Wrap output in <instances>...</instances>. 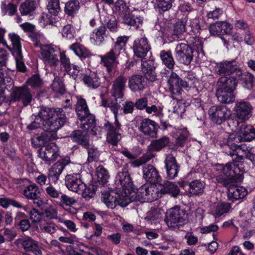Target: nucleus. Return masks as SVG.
I'll list each match as a JSON object with an SVG mask.
<instances>
[{
  "instance_id": "44",
  "label": "nucleus",
  "mask_w": 255,
  "mask_h": 255,
  "mask_svg": "<svg viewBox=\"0 0 255 255\" xmlns=\"http://www.w3.org/2000/svg\"><path fill=\"white\" fill-rule=\"evenodd\" d=\"M205 184L200 180H194L189 183V192L192 195H200L204 192Z\"/></svg>"
},
{
  "instance_id": "18",
  "label": "nucleus",
  "mask_w": 255,
  "mask_h": 255,
  "mask_svg": "<svg viewBox=\"0 0 255 255\" xmlns=\"http://www.w3.org/2000/svg\"><path fill=\"white\" fill-rule=\"evenodd\" d=\"M236 63L235 60L225 61L217 63L215 67L216 72L217 74L222 76V77L235 76L237 70L239 69Z\"/></svg>"
},
{
  "instance_id": "19",
  "label": "nucleus",
  "mask_w": 255,
  "mask_h": 255,
  "mask_svg": "<svg viewBox=\"0 0 255 255\" xmlns=\"http://www.w3.org/2000/svg\"><path fill=\"white\" fill-rule=\"evenodd\" d=\"M17 242L21 245L25 252H30L33 255H42V247L40 245L31 237L20 238Z\"/></svg>"
},
{
  "instance_id": "32",
  "label": "nucleus",
  "mask_w": 255,
  "mask_h": 255,
  "mask_svg": "<svg viewBox=\"0 0 255 255\" xmlns=\"http://www.w3.org/2000/svg\"><path fill=\"white\" fill-rule=\"evenodd\" d=\"M65 185L70 191L79 193L81 185L84 183L79 173L68 174L65 178Z\"/></svg>"
},
{
  "instance_id": "56",
  "label": "nucleus",
  "mask_w": 255,
  "mask_h": 255,
  "mask_svg": "<svg viewBox=\"0 0 255 255\" xmlns=\"http://www.w3.org/2000/svg\"><path fill=\"white\" fill-rule=\"evenodd\" d=\"M158 193H159L158 190L157 191L154 190L153 187H149L147 185V189L144 194L143 202H152L156 200L158 196L156 194Z\"/></svg>"
},
{
  "instance_id": "60",
  "label": "nucleus",
  "mask_w": 255,
  "mask_h": 255,
  "mask_svg": "<svg viewBox=\"0 0 255 255\" xmlns=\"http://www.w3.org/2000/svg\"><path fill=\"white\" fill-rule=\"evenodd\" d=\"M12 55L15 58L17 70L21 72H26V67L23 60L22 53H19V54H14Z\"/></svg>"
},
{
  "instance_id": "4",
  "label": "nucleus",
  "mask_w": 255,
  "mask_h": 255,
  "mask_svg": "<svg viewBox=\"0 0 255 255\" xmlns=\"http://www.w3.org/2000/svg\"><path fill=\"white\" fill-rule=\"evenodd\" d=\"M28 36L33 42L34 46L40 48L41 55L43 60L50 66H56L59 62V52L49 45H43L41 43V41L44 38L43 34L35 31L31 33H28Z\"/></svg>"
},
{
  "instance_id": "11",
  "label": "nucleus",
  "mask_w": 255,
  "mask_h": 255,
  "mask_svg": "<svg viewBox=\"0 0 255 255\" xmlns=\"http://www.w3.org/2000/svg\"><path fill=\"white\" fill-rule=\"evenodd\" d=\"M38 156L45 161H54L60 156L59 148L57 144L50 141L38 150Z\"/></svg>"
},
{
  "instance_id": "1",
  "label": "nucleus",
  "mask_w": 255,
  "mask_h": 255,
  "mask_svg": "<svg viewBox=\"0 0 255 255\" xmlns=\"http://www.w3.org/2000/svg\"><path fill=\"white\" fill-rule=\"evenodd\" d=\"M219 141L225 152L231 156L236 155L232 163H228L223 167L222 173L218 175L216 180L219 184L227 187L233 182H242L244 174L249 168L245 159L251 161L255 166V153L253 147L242 142L251 141L255 139V128L253 126L243 125L239 135L231 133Z\"/></svg>"
},
{
  "instance_id": "2",
  "label": "nucleus",
  "mask_w": 255,
  "mask_h": 255,
  "mask_svg": "<svg viewBox=\"0 0 255 255\" xmlns=\"http://www.w3.org/2000/svg\"><path fill=\"white\" fill-rule=\"evenodd\" d=\"M34 121L44 131H58L67 121L65 112L62 108L42 107Z\"/></svg>"
},
{
  "instance_id": "63",
  "label": "nucleus",
  "mask_w": 255,
  "mask_h": 255,
  "mask_svg": "<svg viewBox=\"0 0 255 255\" xmlns=\"http://www.w3.org/2000/svg\"><path fill=\"white\" fill-rule=\"evenodd\" d=\"M66 72L67 73L71 76L74 80L79 79L81 76L82 70L80 69V67L77 65H72L70 68H68Z\"/></svg>"
},
{
  "instance_id": "45",
  "label": "nucleus",
  "mask_w": 255,
  "mask_h": 255,
  "mask_svg": "<svg viewBox=\"0 0 255 255\" xmlns=\"http://www.w3.org/2000/svg\"><path fill=\"white\" fill-rule=\"evenodd\" d=\"M106 29H108L112 33H117L119 30V25L115 16L110 14L106 16L104 20Z\"/></svg>"
},
{
  "instance_id": "27",
  "label": "nucleus",
  "mask_w": 255,
  "mask_h": 255,
  "mask_svg": "<svg viewBox=\"0 0 255 255\" xmlns=\"http://www.w3.org/2000/svg\"><path fill=\"white\" fill-rule=\"evenodd\" d=\"M164 162L166 178L169 179H174L177 176L180 169V166L176 158L172 155H170L166 157Z\"/></svg>"
},
{
  "instance_id": "36",
  "label": "nucleus",
  "mask_w": 255,
  "mask_h": 255,
  "mask_svg": "<svg viewBox=\"0 0 255 255\" xmlns=\"http://www.w3.org/2000/svg\"><path fill=\"white\" fill-rule=\"evenodd\" d=\"M15 227L22 232L27 231L31 227L28 216L24 213L18 211L14 218Z\"/></svg>"
},
{
  "instance_id": "24",
  "label": "nucleus",
  "mask_w": 255,
  "mask_h": 255,
  "mask_svg": "<svg viewBox=\"0 0 255 255\" xmlns=\"http://www.w3.org/2000/svg\"><path fill=\"white\" fill-rule=\"evenodd\" d=\"M84 129H74L69 135L72 142L80 145L83 148H88L90 143V136Z\"/></svg>"
},
{
  "instance_id": "23",
  "label": "nucleus",
  "mask_w": 255,
  "mask_h": 255,
  "mask_svg": "<svg viewBox=\"0 0 255 255\" xmlns=\"http://www.w3.org/2000/svg\"><path fill=\"white\" fill-rule=\"evenodd\" d=\"M236 81V86L238 83H241L242 86L248 89L252 90L254 87V83L255 82L254 76L248 72L243 73L242 71L239 68L237 70V73L235 76H231Z\"/></svg>"
},
{
  "instance_id": "12",
  "label": "nucleus",
  "mask_w": 255,
  "mask_h": 255,
  "mask_svg": "<svg viewBox=\"0 0 255 255\" xmlns=\"http://www.w3.org/2000/svg\"><path fill=\"white\" fill-rule=\"evenodd\" d=\"M131 48L133 56L140 59H143L151 49V47L147 38L143 37L136 38L133 42Z\"/></svg>"
},
{
  "instance_id": "46",
  "label": "nucleus",
  "mask_w": 255,
  "mask_h": 255,
  "mask_svg": "<svg viewBox=\"0 0 255 255\" xmlns=\"http://www.w3.org/2000/svg\"><path fill=\"white\" fill-rule=\"evenodd\" d=\"M35 7L34 1L26 0L20 4L19 9L22 15L33 16Z\"/></svg>"
},
{
  "instance_id": "7",
  "label": "nucleus",
  "mask_w": 255,
  "mask_h": 255,
  "mask_svg": "<svg viewBox=\"0 0 255 255\" xmlns=\"http://www.w3.org/2000/svg\"><path fill=\"white\" fill-rule=\"evenodd\" d=\"M188 213L183 208L175 206L167 210L164 221L170 228H179L187 222Z\"/></svg>"
},
{
  "instance_id": "5",
  "label": "nucleus",
  "mask_w": 255,
  "mask_h": 255,
  "mask_svg": "<svg viewBox=\"0 0 255 255\" xmlns=\"http://www.w3.org/2000/svg\"><path fill=\"white\" fill-rule=\"evenodd\" d=\"M236 88V81L233 77H221L218 80L216 96L219 102L224 104L233 103L235 100L234 93Z\"/></svg>"
},
{
  "instance_id": "50",
  "label": "nucleus",
  "mask_w": 255,
  "mask_h": 255,
  "mask_svg": "<svg viewBox=\"0 0 255 255\" xmlns=\"http://www.w3.org/2000/svg\"><path fill=\"white\" fill-rule=\"evenodd\" d=\"M188 17L181 18L174 25L173 34L177 36L182 34L185 31Z\"/></svg>"
},
{
  "instance_id": "49",
  "label": "nucleus",
  "mask_w": 255,
  "mask_h": 255,
  "mask_svg": "<svg viewBox=\"0 0 255 255\" xmlns=\"http://www.w3.org/2000/svg\"><path fill=\"white\" fill-rule=\"evenodd\" d=\"M129 37L126 35L119 36L117 38L114 46L111 48L116 52H120L121 50H126V45L128 41Z\"/></svg>"
},
{
  "instance_id": "52",
  "label": "nucleus",
  "mask_w": 255,
  "mask_h": 255,
  "mask_svg": "<svg viewBox=\"0 0 255 255\" xmlns=\"http://www.w3.org/2000/svg\"><path fill=\"white\" fill-rule=\"evenodd\" d=\"M55 202L60 206L64 205L70 206L76 203V201L74 198L70 197L65 194L61 192L59 198H58L57 200H55Z\"/></svg>"
},
{
  "instance_id": "61",
  "label": "nucleus",
  "mask_w": 255,
  "mask_h": 255,
  "mask_svg": "<svg viewBox=\"0 0 255 255\" xmlns=\"http://www.w3.org/2000/svg\"><path fill=\"white\" fill-rule=\"evenodd\" d=\"M52 89L55 93L59 94L62 95L64 94L66 92L65 85L63 82L61 80L54 81L52 83Z\"/></svg>"
},
{
  "instance_id": "17",
  "label": "nucleus",
  "mask_w": 255,
  "mask_h": 255,
  "mask_svg": "<svg viewBox=\"0 0 255 255\" xmlns=\"http://www.w3.org/2000/svg\"><path fill=\"white\" fill-rule=\"evenodd\" d=\"M208 29L211 35L219 37L230 35L233 25L226 21H218L210 24Z\"/></svg>"
},
{
  "instance_id": "33",
  "label": "nucleus",
  "mask_w": 255,
  "mask_h": 255,
  "mask_svg": "<svg viewBox=\"0 0 255 255\" xmlns=\"http://www.w3.org/2000/svg\"><path fill=\"white\" fill-rule=\"evenodd\" d=\"M13 87L14 85L11 77L9 76L4 77V74L1 71V98L5 99L7 97V101H9V97L12 95Z\"/></svg>"
},
{
  "instance_id": "35",
  "label": "nucleus",
  "mask_w": 255,
  "mask_h": 255,
  "mask_svg": "<svg viewBox=\"0 0 255 255\" xmlns=\"http://www.w3.org/2000/svg\"><path fill=\"white\" fill-rule=\"evenodd\" d=\"M79 79L90 88L96 89L101 85V79L96 72H91L89 74H81Z\"/></svg>"
},
{
  "instance_id": "43",
  "label": "nucleus",
  "mask_w": 255,
  "mask_h": 255,
  "mask_svg": "<svg viewBox=\"0 0 255 255\" xmlns=\"http://www.w3.org/2000/svg\"><path fill=\"white\" fill-rule=\"evenodd\" d=\"M76 112L77 118L79 120L82 121L84 118L83 116L90 113V111L86 101L84 98H80L78 100L76 105Z\"/></svg>"
},
{
  "instance_id": "34",
  "label": "nucleus",
  "mask_w": 255,
  "mask_h": 255,
  "mask_svg": "<svg viewBox=\"0 0 255 255\" xmlns=\"http://www.w3.org/2000/svg\"><path fill=\"white\" fill-rule=\"evenodd\" d=\"M99 187L97 183L95 182L94 179L90 181L88 185L83 183L81 185V188L79 190L78 193H81L82 197L86 201H89L90 199L94 197L96 194V192Z\"/></svg>"
},
{
  "instance_id": "28",
  "label": "nucleus",
  "mask_w": 255,
  "mask_h": 255,
  "mask_svg": "<svg viewBox=\"0 0 255 255\" xmlns=\"http://www.w3.org/2000/svg\"><path fill=\"white\" fill-rule=\"evenodd\" d=\"M157 189L161 195L167 194L174 198L177 197L180 193L178 185L175 182L168 181H164L163 183H160Z\"/></svg>"
},
{
  "instance_id": "22",
  "label": "nucleus",
  "mask_w": 255,
  "mask_h": 255,
  "mask_svg": "<svg viewBox=\"0 0 255 255\" xmlns=\"http://www.w3.org/2000/svg\"><path fill=\"white\" fill-rule=\"evenodd\" d=\"M237 182H233L226 187L227 189V197L229 201L234 203L240 199H243L248 194L247 190L243 186H238Z\"/></svg>"
},
{
  "instance_id": "37",
  "label": "nucleus",
  "mask_w": 255,
  "mask_h": 255,
  "mask_svg": "<svg viewBox=\"0 0 255 255\" xmlns=\"http://www.w3.org/2000/svg\"><path fill=\"white\" fill-rule=\"evenodd\" d=\"M92 36L96 43L101 45L108 40L110 33L105 25H101L93 30Z\"/></svg>"
},
{
  "instance_id": "42",
  "label": "nucleus",
  "mask_w": 255,
  "mask_h": 255,
  "mask_svg": "<svg viewBox=\"0 0 255 255\" xmlns=\"http://www.w3.org/2000/svg\"><path fill=\"white\" fill-rule=\"evenodd\" d=\"M97 179L94 180L98 186H104L108 182V180L110 177L108 171L103 166H99L96 171Z\"/></svg>"
},
{
  "instance_id": "9",
  "label": "nucleus",
  "mask_w": 255,
  "mask_h": 255,
  "mask_svg": "<svg viewBox=\"0 0 255 255\" xmlns=\"http://www.w3.org/2000/svg\"><path fill=\"white\" fill-rule=\"evenodd\" d=\"M208 115L213 123L221 125L230 118L231 112L226 106H213L208 110Z\"/></svg>"
},
{
  "instance_id": "15",
  "label": "nucleus",
  "mask_w": 255,
  "mask_h": 255,
  "mask_svg": "<svg viewBox=\"0 0 255 255\" xmlns=\"http://www.w3.org/2000/svg\"><path fill=\"white\" fill-rule=\"evenodd\" d=\"M57 131H44L41 134H37L31 138V143L33 147L35 148H41L50 141L56 139L57 138Z\"/></svg>"
},
{
  "instance_id": "3",
  "label": "nucleus",
  "mask_w": 255,
  "mask_h": 255,
  "mask_svg": "<svg viewBox=\"0 0 255 255\" xmlns=\"http://www.w3.org/2000/svg\"><path fill=\"white\" fill-rule=\"evenodd\" d=\"M200 54L204 55L203 42L199 39H195L191 44L180 43L176 45L174 55L176 60L180 64L185 65H189L193 60L194 56Z\"/></svg>"
},
{
  "instance_id": "8",
  "label": "nucleus",
  "mask_w": 255,
  "mask_h": 255,
  "mask_svg": "<svg viewBox=\"0 0 255 255\" xmlns=\"http://www.w3.org/2000/svg\"><path fill=\"white\" fill-rule=\"evenodd\" d=\"M114 10L120 14H123V23L130 26H133L137 29L139 27L138 24L142 20L129 12V8L124 0H117L115 3Z\"/></svg>"
},
{
  "instance_id": "58",
  "label": "nucleus",
  "mask_w": 255,
  "mask_h": 255,
  "mask_svg": "<svg viewBox=\"0 0 255 255\" xmlns=\"http://www.w3.org/2000/svg\"><path fill=\"white\" fill-rule=\"evenodd\" d=\"M26 83L28 85L34 88L41 86L42 80L40 78V75L38 73H36L28 78Z\"/></svg>"
},
{
  "instance_id": "47",
  "label": "nucleus",
  "mask_w": 255,
  "mask_h": 255,
  "mask_svg": "<svg viewBox=\"0 0 255 255\" xmlns=\"http://www.w3.org/2000/svg\"><path fill=\"white\" fill-rule=\"evenodd\" d=\"M71 162L70 158L68 156L61 157L58 161L55 162L50 168V170L57 172L60 175L65 167Z\"/></svg>"
},
{
  "instance_id": "20",
  "label": "nucleus",
  "mask_w": 255,
  "mask_h": 255,
  "mask_svg": "<svg viewBox=\"0 0 255 255\" xmlns=\"http://www.w3.org/2000/svg\"><path fill=\"white\" fill-rule=\"evenodd\" d=\"M142 172L144 179L151 184L159 185L162 181L158 170L151 164L143 165Z\"/></svg>"
},
{
  "instance_id": "59",
  "label": "nucleus",
  "mask_w": 255,
  "mask_h": 255,
  "mask_svg": "<svg viewBox=\"0 0 255 255\" xmlns=\"http://www.w3.org/2000/svg\"><path fill=\"white\" fill-rule=\"evenodd\" d=\"M9 205H12V206L18 208H21L22 207L20 203L13 199L1 198V207L7 208Z\"/></svg>"
},
{
  "instance_id": "6",
  "label": "nucleus",
  "mask_w": 255,
  "mask_h": 255,
  "mask_svg": "<svg viewBox=\"0 0 255 255\" xmlns=\"http://www.w3.org/2000/svg\"><path fill=\"white\" fill-rule=\"evenodd\" d=\"M161 76L163 79L165 78L169 90L173 95H179L182 93L183 89L191 86V77L187 76L183 79L172 70H168L164 68L161 72Z\"/></svg>"
},
{
  "instance_id": "48",
  "label": "nucleus",
  "mask_w": 255,
  "mask_h": 255,
  "mask_svg": "<svg viewBox=\"0 0 255 255\" xmlns=\"http://www.w3.org/2000/svg\"><path fill=\"white\" fill-rule=\"evenodd\" d=\"M80 8V3L78 0H70L65 3L64 11L66 14L74 16Z\"/></svg>"
},
{
  "instance_id": "30",
  "label": "nucleus",
  "mask_w": 255,
  "mask_h": 255,
  "mask_svg": "<svg viewBox=\"0 0 255 255\" xmlns=\"http://www.w3.org/2000/svg\"><path fill=\"white\" fill-rule=\"evenodd\" d=\"M12 94H13L14 101L21 102L24 107L29 105L32 100V94L26 87L18 88L16 91L12 92Z\"/></svg>"
},
{
  "instance_id": "41",
  "label": "nucleus",
  "mask_w": 255,
  "mask_h": 255,
  "mask_svg": "<svg viewBox=\"0 0 255 255\" xmlns=\"http://www.w3.org/2000/svg\"><path fill=\"white\" fill-rule=\"evenodd\" d=\"M160 58L163 64L168 68V70H172L174 67L175 62L173 58L171 50H162L159 53Z\"/></svg>"
},
{
  "instance_id": "51",
  "label": "nucleus",
  "mask_w": 255,
  "mask_h": 255,
  "mask_svg": "<svg viewBox=\"0 0 255 255\" xmlns=\"http://www.w3.org/2000/svg\"><path fill=\"white\" fill-rule=\"evenodd\" d=\"M12 141L3 144V151L11 160L13 161L15 159L16 149L14 148Z\"/></svg>"
},
{
  "instance_id": "29",
  "label": "nucleus",
  "mask_w": 255,
  "mask_h": 255,
  "mask_svg": "<svg viewBox=\"0 0 255 255\" xmlns=\"http://www.w3.org/2000/svg\"><path fill=\"white\" fill-rule=\"evenodd\" d=\"M103 201L107 206L111 209L114 208L116 205H119L122 207H126L128 205V203L119 199V195L115 191H106L105 194H102Z\"/></svg>"
},
{
  "instance_id": "53",
  "label": "nucleus",
  "mask_w": 255,
  "mask_h": 255,
  "mask_svg": "<svg viewBox=\"0 0 255 255\" xmlns=\"http://www.w3.org/2000/svg\"><path fill=\"white\" fill-rule=\"evenodd\" d=\"M178 11L181 13L185 17H188V14L194 10L191 4L188 1H181L179 3Z\"/></svg>"
},
{
  "instance_id": "25",
  "label": "nucleus",
  "mask_w": 255,
  "mask_h": 255,
  "mask_svg": "<svg viewBox=\"0 0 255 255\" xmlns=\"http://www.w3.org/2000/svg\"><path fill=\"white\" fill-rule=\"evenodd\" d=\"M158 125L153 120L148 118L143 119L139 127V130L145 135L154 138L157 137Z\"/></svg>"
},
{
  "instance_id": "64",
  "label": "nucleus",
  "mask_w": 255,
  "mask_h": 255,
  "mask_svg": "<svg viewBox=\"0 0 255 255\" xmlns=\"http://www.w3.org/2000/svg\"><path fill=\"white\" fill-rule=\"evenodd\" d=\"M188 137V133L187 131H182L179 133L175 138V144L178 147H182L184 146Z\"/></svg>"
},
{
  "instance_id": "39",
  "label": "nucleus",
  "mask_w": 255,
  "mask_h": 255,
  "mask_svg": "<svg viewBox=\"0 0 255 255\" xmlns=\"http://www.w3.org/2000/svg\"><path fill=\"white\" fill-rule=\"evenodd\" d=\"M69 47L81 60L90 57L92 55L88 48L79 43H74L71 45Z\"/></svg>"
},
{
  "instance_id": "38",
  "label": "nucleus",
  "mask_w": 255,
  "mask_h": 255,
  "mask_svg": "<svg viewBox=\"0 0 255 255\" xmlns=\"http://www.w3.org/2000/svg\"><path fill=\"white\" fill-rule=\"evenodd\" d=\"M83 116V119L80 121L81 123L80 128L87 131H94L96 126L95 116L90 113Z\"/></svg>"
},
{
  "instance_id": "62",
  "label": "nucleus",
  "mask_w": 255,
  "mask_h": 255,
  "mask_svg": "<svg viewBox=\"0 0 255 255\" xmlns=\"http://www.w3.org/2000/svg\"><path fill=\"white\" fill-rule=\"evenodd\" d=\"M231 208V205L229 203H221L219 204L215 210V213L218 217L222 216L225 213H228Z\"/></svg>"
},
{
  "instance_id": "57",
  "label": "nucleus",
  "mask_w": 255,
  "mask_h": 255,
  "mask_svg": "<svg viewBox=\"0 0 255 255\" xmlns=\"http://www.w3.org/2000/svg\"><path fill=\"white\" fill-rule=\"evenodd\" d=\"M87 150L88 158L87 162L89 163L97 161L99 158V151L94 146H91L90 143L88 148H84Z\"/></svg>"
},
{
  "instance_id": "31",
  "label": "nucleus",
  "mask_w": 255,
  "mask_h": 255,
  "mask_svg": "<svg viewBox=\"0 0 255 255\" xmlns=\"http://www.w3.org/2000/svg\"><path fill=\"white\" fill-rule=\"evenodd\" d=\"M141 60V71L147 80L154 82L157 79L155 72V63L153 59Z\"/></svg>"
},
{
  "instance_id": "55",
  "label": "nucleus",
  "mask_w": 255,
  "mask_h": 255,
  "mask_svg": "<svg viewBox=\"0 0 255 255\" xmlns=\"http://www.w3.org/2000/svg\"><path fill=\"white\" fill-rule=\"evenodd\" d=\"M61 33L62 36L67 39H73L75 36V28L70 24L65 25L62 28Z\"/></svg>"
},
{
  "instance_id": "21",
  "label": "nucleus",
  "mask_w": 255,
  "mask_h": 255,
  "mask_svg": "<svg viewBox=\"0 0 255 255\" xmlns=\"http://www.w3.org/2000/svg\"><path fill=\"white\" fill-rule=\"evenodd\" d=\"M40 193L38 186L35 183H30L22 191V194L25 198L32 200L33 203L38 207L43 204V201L40 197Z\"/></svg>"
},
{
  "instance_id": "26",
  "label": "nucleus",
  "mask_w": 255,
  "mask_h": 255,
  "mask_svg": "<svg viewBox=\"0 0 255 255\" xmlns=\"http://www.w3.org/2000/svg\"><path fill=\"white\" fill-rule=\"evenodd\" d=\"M128 85L132 92L140 93L147 87V79L141 75L133 74L128 79Z\"/></svg>"
},
{
  "instance_id": "13",
  "label": "nucleus",
  "mask_w": 255,
  "mask_h": 255,
  "mask_svg": "<svg viewBox=\"0 0 255 255\" xmlns=\"http://www.w3.org/2000/svg\"><path fill=\"white\" fill-rule=\"evenodd\" d=\"M6 30L4 28L1 27V44L5 46L6 48L10 51L12 55L19 54L22 53L21 38L15 33H9L8 34V39L11 42L12 45L10 47L7 45L5 39L4 38V34Z\"/></svg>"
},
{
  "instance_id": "14",
  "label": "nucleus",
  "mask_w": 255,
  "mask_h": 255,
  "mask_svg": "<svg viewBox=\"0 0 255 255\" xmlns=\"http://www.w3.org/2000/svg\"><path fill=\"white\" fill-rule=\"evenodd\" d=\"M120 54V52H116L111 49L105 55L100 56L102 63L106 68L108 73L111 76L113 74V70H115L119 64L118 57Z\"/></svg>"
},
{
  "instance_id": "16",
  "label": "nucleus",
  "mask_w": 255,
  "mask_h": 255,
  "mask_svg": "<svg viewBox=\"0 0 255 255\" xmlns=\"http://www.w3.org/2000/svg\"><path fill=\"white\" fill-rule=\"evenodd\" d=\"M115 184L125 194L130 193L134 186L128 172H120L116 177Z\"/></svg>"
},
{
  "instance_id": "10",
  "label": "nucleus",
  "mask_w": 255,
  "mask_h": 255,
  "mask_svg": "<svg viewBox=\"0 0 255 255\" xmlns=\"http://www.w3.org/2000/svg\"><path fill=\"white\" fill-rule=\"evenodd\" d=\"M253 107L251 104L248 102L242 101L236 103L234 108V112L235 116L237 120L238 123L241 122L243 123L240 127L246 125L244 123L248 120L252 115ZM240 129H239L238 133H234L239 135L240 134Z\"/></svg>"
},
{
  "instance_id": "54",
  "label": "nucleus",
  "mask_w": 255,
  "mask_h": 255,
  "mask_svg": "<svg viewBox=\"0 0 255 255\" xmlns=\"http://www.w3.org/2000/svg\"><path fill=\"white\" fill-rule=\"evenodd\" d=\"M155 6L159 11H166L170 9L174 0H155Z\"/></svg>"
},
{
  "instance_id": "40",
  "label": "nucleus",
  "mask_w": 255,
  "mask_h": 255,
  "mask_svg": "<svg viewBox=\"0 0 255 255\" xmlns=\"http://www.w3.org/2000/svg\"><path fill=\"white\" fill-rule=\"evenodd\" d=\"M170 138L167 136H163L158 139L153 140L148 146V148L152 151L158 152L163 148L169 146Z\"/></svg>"
}]
</instances>
